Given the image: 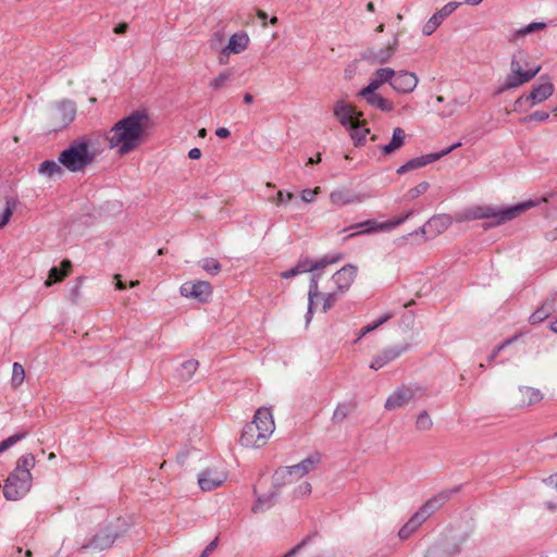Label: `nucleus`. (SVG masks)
I'll return each instance as SVG.
<instances>
[{"label": "nucleus", "mask_w": 557, "mask_h": 557, "mask_svg": "<svg viewBox=\"0 0 557 557\" xmlns=\"http://www.w3.org/2000/svg\"><path fill=\"white\" fill-rule=\"evenodd\" d=\"M417 85L418 77L414 73L408 71L395 72V76L391 81L392 88L400 94L413 91Z\"/></svg>", "instance_id": "a211bd4d"}, {"label": "nucleus", "mask_w": 557, "mask_h": 557, "mask_svg": "<svg viewBox=\"0 0 557 557\" xmlns=\"http://www.w3.org/2000/svg\"><path fill=\"white\" fill-rule=\"evenodd\" d=\"M294 197V194L290 191L278 190L273 197L269 198V200L276 207H281L289 203Z\"/></svg>", "instance_id": "09e8293b"}, {"label": "nucleus", "mask_w": 557, "mask_h": 557, "mask_svg": "<svg viewBox=\"0 0 557 557\" xmlns=\"http://www.w3.org/2000/svg\"><path fill=\"white\" fill-rule=\"evenodd\" d=\"M70 268L71 262L69 260L62 261V269L55 267L51 268L45 285L51 286L52 284L62 281L65 276L69 275Z\"/></svg>", "instance_id": "72a5a7b5"}, {"label": "nucleus", "mask_w": 557, "mask_h": 557, "mask_svg": "<svg viewBox=\"0 0 557 557\" xmlns=\"http://www.w3.org/2000/svg\"><path fill=\"white\" fill-rule=\"evenodd\" d=\"M219 537H215L212 542H210L207 547L201 552L199 557H208L218 546Z\"/></svg>", "instance_id": "680f3d73"}, {"label": "nucleus", "mask_w": 557, "mask_h": 557, "mask_svg": "<svg viewBox=\"0 0 557 557\" xmlns=\"http://www.w3.org/2000/svg\"><path fill=\"white\" fill-rule=\"evenodd\" d=\"M333 115L344 127L348 128L362 116V113L351 103L338 100L334 103Z\"/></svg>", "instance_id": "f8f14e48"}, {"label": "nucleus", "mask_w": 557, "mask_h": 557, "mask_svg": "<svg viewBox=\"0 0 557 557\" xmlns=\"http://www.w3.org/2000/svg\"><path fill=\"white\" fill-rule=\"evenodd\" d=\"M425 557H449V553L441 545H433L428 549Z\"/></svg>", "instance_id": "603ef678"}, {"label": "nucleus", "mask_w": 557, "mask_h": 557, "mask_svg": "<svg viewBox=\"0 0 557 557\" xmlns=\"http://www.w3.org/2000/svg\"><path fill=\"white\" fill-rule=\"evenodd\" d=\"M447 499L448 495L445 494H440L430 498L411 516L407 523L403 525L398 532V536L401 540H407L424 521H426L437 509H440Z\"/></svg>", "instance_id": "423d86ee"}, {"label": "nucleus", "mask_w": 557, "mask_h": 557, "mask_svg": "<svg viewBox=\"0 0 557 557\" xmlns=\"http://www.w3.org/2000/svg\"><path fill=\"white\" fill-rule=\"evenodd\" d=\"M453 223V219L448 214H437L431 218L425 225L421 228L423 233H428L432 236H436L443 232H445L450 224Z\"/></svg>", "instance_id": "393cba45"}, {"label": "nucleus", "mask_w": 557, "mask_h": 557, "mask_svg": "<svg viewBox=\"0 0 557 557\" xmlns=\"http://www.w3.org/2000/svg\"><path fill=\"white\" fill-rule=\"evenodd\" d=\"M296 480H295L289 467H281L274 472L273 486L275 488H280L286 484H292Z\"/></svg>", "instance_id": "f704fd0d"}, {"label": "nucleus", "mask_w": 557, "mask_h": 557, "mask_svg": "<svg viewBox=\"0 0 557 557\" xmlns=\"http://www.w3.org/2000/svg\"><path fill=\"white\" fill-rule=\"evenodd\" d=\"M358 97L364 99L368 106L382 112H392L395 106L392 100L383 97L376 91L368 92V90H359Z\"/></svg>", "instance_id": "412c9836"}, {"label": "nucleus", "mask_w": 557, "mask_h": 557, "mask_svg": "<svg viewBox=\"0 0 557 557\" xmlns=\"http://www.w3.org/2000/svg\"><path fill=\"white\" fill-rule=\"evenodd\" d=\"M188 157L193 160H197L201 157V150L199 148H193L189 150Z\"/></svg>", "instance_id": "338daca9"}, {"label": "nucleus", "mask_w": 557, "mask_h": 557, "mask_svg": "<svg viewBox=\"0 0 557 557\" xmlns=\"http://www.w3.org/2000/svg\"><path fill=\"white\" fill-rule=\"evenodd\" d=\"M252 421L258 424V431L263 434L262 437L269 438L275 430L272 412L267 407L259 408Z\"/></svg>", "instance_id": "aec40b11"}, {"label": "nucleus", "mask_w": 557, "mask_h": 557, "mask_svg": "<svg viewBox=\"0 0 557 557\" xmlns=\"http://www.w3.org/2000/svg\"><path fill=\"white\" fill-rule=\"evenodd\" d=\"M127 28H128V25L126 23H121L114 27V33L122 35V34L126 33Z\"/></svg>", "instance_id": "774afa93"}, {"label": "nucleus", "mask_w": 557, "mask_h": 557, "mask_svg": "<svg viewBox=\"0 0 557 557\" xmlns=\"http://www.w3.org/2000/svg\"><path fill=\"white\" fill-rule=\"evenodd\" d=\"M76 106L71 100H62L49 111L50 127L59 131L67 127L75 119Z\"/></svg>", "instance_id": "1a4fd4ad"}, {"label": "nucleus", "mask_w": 557, "mask_h": 557, "mask_svg": "<svg viewBox=\"0 0 557 557\" xmlns=\"http://www.w3.org/2000/svg\"><path fill=\"white\" fill-rule=\"evenodd\" d=\"M393 317V314L391 313H385L383 314L382 317H380L376 321H374L373 323L371 324H368L366 325L364 327L361 329L360 331V335L359 337L357 338V341H359L361 337H363L364 335H367L368 333L374 331L375 329H377L379 326H381L382 324H384L385 322H387L391 318Z\"/></svg>", "instance_id": "de8ad7c7"}, {"label": "nucleus", "mask_w": 557, "mask_h": 557, "mask_svg": "<svg viewBox=\"0 0 557 557\" xmlns=\"http://www.w3.org/2000/svg\"><path fill=\"white\" fill-rule=\"evenodd\" d=\"M276 496V493H269L265 494L257 499L255 505L252 506L253 512H261L269 508H271L274 504V498Z\"/></svg>", "instance_id": "58836bf2"}, {"label": "nucleus", "mask_w": 557, "mask_h": 557, "mask_svg": "<svg viewBox=\"0 0 557 557\" xmlns=\"http://www.w3.org/2000/svg\"><path fill=\"white\" fill-rule=\"evenodd\" d=\"M557 310V293L549 294L541 307L530 317L532 324L541 323Z\"/></svg>", "instance_id": "b1692460"}, {"label": "nucleus", "mask_w": 557, "mask_h": 557, "mask_svg": "<svg viewBox=\"0 0 557 557\" xmlns=\"http://www.w3.org/2000/svg\"><path fill=\"white\" fill-rule=\"evenodd\" d=\"M282 277L284 278H290V277H294L296 275H298V272L296 270V267H293L292 269L287 270V271H284L282 272Z\"/></svg>", "instance_id": "69168bd1"}, {"label": "nucleus", "mask_w": 557, "mask_h": 557, "mask_svg": "<svg viewBox=\"0 0 557 557\" xmlns=\"http://www.w3.org/2000/svg\"><path fill=\"white\" fill-rule=\"evenodd\" d=\"M226 480V472L222 468H207L198 475V484L202 491H212Z\"/></svg>", "instance_id": "2eb2a0df"}, {"label": "nucleus", "mask_w": 557, "mask_h": 557, "mask_svg": "<svg viewBox=\"0 0 557 557\" xmlns=\"http://www.w3.org/2000/svg\"><path fill=\"white\" fill-rule=\"evenodd\" d=\"M554 85L550 82H546L544 84L533 86L531 92L528 96H520L515 103L518 106L525 100L530 102V107H534L535 104L542 103L543 101L548 99L554 94Z\"/></svg>", "instance_id": "f3484780"}, {"label": "nucleus", "mask_w": 557, "mask_h": 557, "mask_svg": "<svg viewBox=\"0 0 557 557\" xmlns=\"http://www.w3.org/2000/svg\"><path fill=\"white\" fill-rule=\"evenodd\" d=\"M447 499L448 495L445 494H440L430 498L411 516L407 523L403 525L398 532V536L401 540H407L424 521H426L437 509H440Z\"/></svg>", "instance_id": "39448f33"}, {"label": "nucleus", "mask_w": 557, "mask_h": 557, "mask_svg": "<svg viewBox=\"0 0 557 557\" xmlns=\"http://www.w3.org/2000/svg\"><path fill=\"white\" fill-rule=\"evenodd\" d=\"M35 467V456L25 454L16 462L13 472L8 476L3 486V495L8 500H17L25 496L30 487L33 476L30 470Z\"/></svg>", "instance_id": "f03ea898"}, {"label": "nucleus", "mask_w": 557, "mask_h": 557, "mask_svg": "<svg viewBox=\"0 0 557 557\" xmlns=\"http://www.w3.org/2000/svg\"><path fill=\"white\" fill-rule=\"evenodd\" d=\"M61 165L59 161L46 160L39 164L38 172L47 177L61 175L63 173Z\"/></svg>", "instance_id": "e433bc0d"}, {"label": "nucleus", "mask_w": 557, "mask_h": 557, "mask_svg": "<svg viewBox=\"0 0 557 557\" xmlns=\"http://www.w3.org/2000/svg\"><path fill=\"white\" fill-rule=\"evenodd\" d=\"M249 44V37L246 33H236L231 36L228 44L221 51L220 63H223V57L228 55L230 53H240L243 52Z\"/></svg>", "instance_id": "bb28decb"}, {"label": "nucleus", "mask_w": 557, "mask_h": 557, "mask_svg": "<svg viewBox=\"0 0 557 557\" xmlns=\"http://www.w3.org/2000/svg\"><path fill=\"white\" fill-rule=\"evenodd\" d=\"M321 191L320 187H315L313 189H304L301 193H300V198L302 201L305 202H312L314 200V197Z\"/></svg>", "instance_id": "5fc2aeb1"}, {"label": "nucleus", "mask_w": 557, "mask_h": 557, "mask_svg": "<svg viewBox=\"0 0 557 557\" xmlns=\"http://www.w3.org/2000/svg\"><path fill=\"white\" fill-rule=\"evenodd\" d=\"M150 128V117L145 110H136L122 117L106 133L104 140L110 149L121 156L128 154L145 143Z\"/></svg>", "instance_id": "f257e3e1"}, {"label": "nucleus", "mask_w": 557, "mask_h": 557, "mask_svg": "<svg viewBox=\"0 0 557 557\" xmlns=\"http://www.w3.org/2000/svg\"><path fill=\"white\" fill-rule=\"evenodd\" d=\"M398 47V38L395 36L392 44L386 46L385 48H380L376 51L371 52V58L374 62L377 63H386L394 55Z\"/></svg>", "instance_id": "473e14b6"}, {"label": "nucleus", "mask_w": 557, "mask_h": 557, "mask_svg": "<svg viewBox=\"0 0 557 557\" xmlns=\"http://www.w3.org/2000/svg\"><path fill=\"white\" fill-rule=\"evenodd\" d=\"M119 536L120 533L115 529L108 527L98 531L87 544H84L81 547V549L91 548L99 552L108 549L113 545Z\"/></svg>", "instance_id": "ddd939ff"}, {"label": "nucleus", "mask_w": 557, "mask_h": 557, "mask_svg": "<svg viewBox=\"0 0 557 557\" xmlns=\"http://www.w3.org/2000/svg\"><path fill=\"white\" fill-rule=\"evenodd\" d=\"M546 24L545 23H531L529 25H527L522 30L521 33L523 35L525 34H530V33H533V32H536V30H540V29H543L545 28Z\"/></svg>", "instance_id": "052dcab7"}, {"label": "nucleus", "mask_w": 557, "mask_h": 557, "mask_svg": "<svg viewBox=\"0 0 557 557\" xmlns=\"http://www.w3.org/2000/svg\"><path fill=\"white\" fill-rule=\"evenodd\" d=\"M305 544H306V540H304L300 544H298L295 547H293L289 552H287L285 555H283V557H293V556H295Z\"/></svg>", "instance_id": "e2e57ef3"}, {"label": "nucleus", "mask_w": 557, "mask_h": 557, "mask_svg": "<svg viewBox=\"0 0 557 557\" xmlns=\"http://www.w3.org/2000/svg\"><path fill=\"white\" fill-rule=\"evenodd\" d=\"M198 366L199 363L195 359L184 361L178 369V376L184 381L190 380L197 371Z\"/></svg>", "instance_id": "4c0bfd02"}, {"label": "nucleus", "mask_w": 557, "mask_h": 557, "mask_svg": "<svg viewBox=\"0 0 557 557\" xmlns=\"http://www.w3.org/2000/svg\"><path fill=\"white\" fill-rule=\"evenodd\" d=\"M343 259L342 253L326 255L318 261H312V265L314 267V271L324 269L330 264H334Z\"/></svg>", "instance_id": "c03bdc74"}, {"label": "nucleus", "mask_w": 557, "mask_h": 557, "mask_svg": "<svg viewBox=\"0 0 557 557\" xmlns=\"http://www.w3.org/2000/svg\"><path fill=\"white\" fill-rule=\"evenodd\" d=\"M181 294L186 298L207 302L212 294V287L206 281L186 282L181 286Z\"/></svg>", "instance_id": "4468645a"}, {"label": "nucleus", "mask_w": 557, "mask_h": 557, "mask_svg": "<svg viewBox=\"0 0 557 557\" xmlns=\"http://www.w3.org/2000/svg\"><path fill=\"white\" fill-rule=\"evenodd\" d=\"M409 348L410 345L407 343L384 348L381 352L372 358L370 368L374 371H377L399 358L403 354L407 352Z\"/></svg>", "instance_id": "9b49d317"}, {"label": "nucleus", "mask_w": 557, "mask_h": 557, "mask_svg": "<svg viewBox=\"0 0 557 557\" xmlns=\"http://www.w3.org/2000/svg\"><path fill=\"white\" fill-rule=\"evenodd\" d=\"M232 77L233 73L230 70L223 71L210 82L209 86L214 90H219L231 82Z\"/></svg>", "instance_id": "a19ab883"}, {"label": "nucleus", "mask_w": 557, "mask_h": 557, "mask_svg": "<svg viewBox=\"0 0 557 557\" xmlns=\"http://www.w3.org/2000/svg\"><path fill=\"white\" fill-rule=\"evenodd\" d=\"M453 13V2H448L442 10L433 14V16L424 24L422 33L426 36L432 35L435 29L442 24L445 17Z\"/></svg>", "instance_id": "c85d7f7f"}, {"label": "nucleus", "mask_w": 557, "mask_h": 557, "mask_svg": "<svg viewBox=\"0 0 557 557\" xmlns=\"http://www.w3.org/2000/svg\"><path fill=\"white\" fill-rule=\"evenodd\" d=\"M311 493V484L308 482L301 483L296 490L295 494L298 497L307 496Z\"/></svg>", "instance_id": "bf43d9fd"}, {"label": "nucleus", "mask_w": 557, "mask_h": 557, "mask_svg": "<svg viewBox=\"0 0 557 557\" xmlns=\"http://www.w3.org/2000/svg\"><path fill=\"white\" fill-rule=\"evenodd\" d=\"M357 271L358 269L356 265L346 264L332 276L338 293H345L350 288L356 278Z\"/></svg>", "instance_id": "6ab92c4d"}, {"label": "nucleus", "mask_w": 557, "mask_h": 557, "mask_svg": "<svg viewBox=\"0 0 557 557\" xmlns=\"http://www.w3.org/2000/svg\"><path fill=\"white\" fill-rule=\"evenodd\" d=\"M25 380V370L24 367L18 363L14 362L12 367V377H11V385L13 388L18 387L22 385V383Z\"/></svg>", "instance_id": "79ce46f5"}, {"label": "nucleus", "mask_w": 557, "mask_h": 557, "mask_svg": "<svg viewBox=\"0 0 557 557\" xmlns=\"http://www.w3.org/2000/svg\"><path fill=\"white\" fill-rule=\"evenodd\" d=\"M520 399L519 407H530L543 399V394L540 389L530 386H519L518 388Z\"/></svg>", "instance_id": "c756f323"}, {"label": "nucleus", "mask_w": 557, "mask_h": 557, "mask_svg": "<svg viewBox=\"0 0 557 557\" xmlns=\"http://www.w3.org/2000/svg\"><path fill=\"white\" fill-rule=\"evenodd\" d=\"M549 117V113L545 111H535L529 116L524 117L523 121H537V122H544Z\"/></svg>", "instance_id": "4d7b16f0"}, {"label": "nucleus", "mask_w": 557, "mask_h": 557, "mask_svg": "<svg viewBox=\"0 0 557 557\" xmlns=\"http://www.w3.org/2000/svg\"><path fill=\"white\" fill-rule=\"evenodd\" d=\"M425 395V389L418 384H404L396 387L386 398L384 408L387 411L399 409L411 401L421 399Z\"/></svg>", "instance_id": "0eeeda50"}, {"label": "nucleus", "mask_w": 557, "mask_h": 557, "mask_svg": "<svg viewBox=\"0 0 557 557\" xmlns=\"http://www.w3.org/2000/svg\"><path fill=\"white\" fill-rule=\"evenodd\" d=\"M406 139L405 131L400 127H396L393 131V136L387 145L381 146V151L384 154H391L404 146Z\"/></svg>", "instance_id": "2f4dec72"}, {"label": "nucleus", "mask_w": 557, "mask_h": 557, "mask_svg": "<svg viewBox=\"0 0 557 557\" xmlns=\"http://www.w3.org/2000/svg\"><path fill=\"white\" fill-rule=\"evenodd\" d=\"M535 206V202L530 200L518 203L516 206L506 208H494V207H476L465 215H455V221L470 220V219H495L494 225H499L507 221L513 220L519 216L522 212Z\"/></svg>", "instance_id": "20e7f679"}, {"label": "nucleus", "mask_w": 557, "mask_h": 557, "mask_svg": "<svg viewBox=\"0 0 557 557\" xmlns=\"http://www.w3.org/2000/svg\"><path fill=\"white\" fill-rule=\"evenodd\" d=\"M350 132V137L354 140L356 146H360L364 143L367 135L369 134V128L364 127L361 124L360 119H358L352 126L348 127Z\"/></svg>", "instance_id": "c9c22d12"}, {"label": "nucleus", "mask_w": 557, "mask_h": 557, "mask_svg": "<svg viewBox=\"0 0 557 557\" xmlns=\"http://www.w3.org/2000/svg\"><path fill=\"white\" fill-rule=\"evenodd\" d=\"M199 263L210 275H216L221 271V263L214 258H205Z\"/></svg>", "instance_id": "49530a36"}, {"label": "nucleus", "mask_w": 557, "mask_h": 557, "mask_svg": "<svg viewBox=\"0 0 557 557\" xmlns=\"http://www.w3.org/2000/svg\"><path fill=\"white\" fill-rule=\"evenodd\" d=\"M321 461V457L318 453H313L299 463L289 466L295 480H299L309 472L313 471L315 466Z\"/></svg>", "instance_id": "cd10ccee"}, {"label": "nucleus", "mask_w": 557, "mask_h": 557, "mask_svg": "<svg viewBox=\"0 0 557 557\" xmlns=\"http://www.w3.org/2000/svg\"><path fill=\"white\" fill-rule=\"evenodd\" d=\"M295 267H296L298 274H302V273L314 271L315 265H312L311 260L302 259V260H299Z\"/></svg>", "instance_id": "864d4df0"}, {"label": "nucleus", "mask_w": 557, "mask_h": 557, "mask_svg": "<svg viewBox=\"0 0 557 557\" xmlns=\"http://www.w3.org/2000/svg\"><path fill=\"white\" fill-rule=\"evenodd\" d=\"M13 209H14V202H12L10 200H8L5 202V206L2 209H0V228L9 222V220L12 215Z\"/></svg>", "instance_id": "3c124183"}, {"label": "nucleus", "mask_w": 557, "mask_h": 557, "mask_svg": "<svg viewBox=\"0 0 557 557\" xmlns=\"http://www.w3.org/2000/svg\"><path fill=\"white\" fill-rule=\"evenodd\" d=\"M540 69L541 67L537 66L535 69L523 71L520 62L516 59H512L510 63V73L507 75L506 81L500 87L499 91L517 88L524 83L530 82L540 72Z\"/></svg>", "instance_id": "9d476101"}, {"label": "nucleus", "mask_w": 557, "mask_h": 557, "mask_svg": "<svg viewBox=\"0 0 557 557\" xmlns=\"http://www.w3.org/2000/svg\"><path fill=\"white\" fill-rule=\"evenodd\" d=\"M412 213H413V211L409 210L408 212H406L401 216H398V218H396V219H394V220H392L389 222H386L385 224L387 225V230L396 227V226L403 224L406 220H408L412 215Z\"/></svg>", "instance_id": "6e6d98bb"}, {"label": "nucleus", "mask_w": 557, "mask_h": 557, "mask_svg": "<svg viewBox=\"0 0 557 557\" xmlns=\"http://www.w3.org/2000/svg\"><path fill=\"white\" fill-rule=\"evenodd\" d=\"M517 339V336H513L511 338H508L506 341H504L503 343H500L497 347H495V349L493 350V352L491 354L490 356V361L495 359L496 356L508 345H510L511 343H513Z\"/></svg>", "instance_id": "13d9d810"}, {"label": "nucleus", "mask_w": 557, "mask_h": 557, "mask_svg": "<svg viewBox=\"0 0 557 557\" xmlns=\"http://www.w3.org/2000/svg\"><path fill=\"white\" fill-rule=\"evenodd\" d=\"M96 158L90 141L86 137L74 139L70 146L59 154L61 163L70 172L84 171Z\"/></svg>", "instance_id": "7ed1b4c3"}, {"label": "nucleus", "mask_w": 557, "mask_h": 557, "mask_svg": "<svg viewBox=\"0 0 557 557\" xmlns=\"http://www.w3.org/2000/svg\"><path fill=\"white\" fill-rule=\"evenodd\" d=\"M414 425L418 431L423 432L432 429L433 421L428 411L423 410L418 414Z\"/></svg>", "instance_id": "37998d69"}, {"label": "nucleus", "mask_w": 557, "mask_h": 557, "mask_svg": "<svg viewBox=\"0 0 557 557\" xmlns=\"http://www.w3.org/2000/svg\"><path fill=\"white\" fill-rule=\"evenodd\" d=\"M27 434L28 432L25 431L22 433L11 435L4 441L0 442V454L14 446L17 442L26 437Z\"/></svg>", "instance_id": "8fccbe9b"}, {"label": "nucleus", "mask_w": 557, "mask_h": 557, "mask_svg": "<svg viewBox=\"0 0 557 557\" xmlns=\"http://www.w3.org/2000/svg\"><path fill=\"white\" fill-rule=\"evenodd\" d=\"M451 151H453V145H450L449 147L445 148L444 150H442L440 152H432V153H428V154H424L421 157L413 158V159L409 160L408 162H406L404 165L399 166L397 169V174H404L408 171L425 166L432 162L437 161L443 156H445Z\"/></svg>", "instance_id": "dca6fc26"}, {"label": "nucleus", "mask_w": 557, "mask_h": 557, "mask_svg": "<svg viewBox=\"0 0 557 557\" xmlns=\"http://www.w3.org/2000/svg\"><path fill=\"white\" fill-rule=\"evenodd\" d=\"M215 135H216L219 138H227V137H230L231 132H230L226 127H219V128H216V131H215Z\"/></svg>", "instance_id": "0e129e2a"}, {"label": "nucleus", "mask_w": 557, "mask_h": 557, "mask_svg": "<svg viewBox=\"0 0 557 557\" xmlns=\"http://www.w3.org/2000/svg\"><path fill=\"white\" fill-rule=\"evenodd\" d=\"M347 230H355V232L347 236V238L360 235V234H371L381 231L387 230V225L385 223H380L373 220L363 221L357 224L349 226Z\"/></svg>", "instance_id": "7c9ffc66"}, {"label": "nucleus", "mask_w": 557, "mask_h": 557, "mask_svg": "<svg viewBox=\"0 0 557 557\" xmlns=\"http://www.w3.org/2000/svg\"><path fill=\"white\" fill-rule=\"evenodd\" d=\"M394 76L395 71L393 69L381 67L373 73L372 77L369 81V84L361 90H368V92L377 91V89L385 83H388L391 85V81Z\"/></svg>", "instance_id": "a878e982"}, {"label": "nucleus", "mask_w": 557, "mask_h": 557, "mask_svg": "<svg viewBox=\"0 0 557 557\" xmlns=\"http://www.w3.org/2000/svg\"><path fill=\"white\" fill-rule=\"evenodd\" d=\"M369 197L367 194H355L349 190L336 189L330 194V201L336 207H345L351 203H360Z\"/></svg>", "instance_id": "4be33fe9"}, {"label": "nucleus", "mask_w": 557, "mask_h": 557, "mask_svg": "<svg viewBox=\"0 0 557 557\" xmlns=\"http://www.w3.org/2000/svg\"><path fill=\"white\" fill-rule=\"evenodd\" d=\"M352 411V406L350 404L344 403L339 404L333 412L332 420L336 423L344 421L348 414Z\"/></svg>", "instance_id": "a18cd8bd"}, {"label": "nucleus", "mask_w": 557, "mask_h": 557, "mask_svg": "<svg viewBox=\"0 0 557 557\" xmlns=\"http://www.w3.org/2000/svg\"><path fill=\"white\" fill-rule=\"evenodd\" d=\"M430 187V184L428 182H421L417 186L408 189L406 194L404 195V199L406 201H412L417 199L419 196L425 194Z\"/></svg>", "instance_id": "ea45409f"}, {"label": "nucleus", "mask_w": 557, "mask_h": 557, "mask_svg": "<svg viewBox=\"0 0 557 557\" xmlns=\"http://www.w3.org/2000/svg\"><path fill=\"white\" fill-rule=\"evenodd\" d=\"M319 274L314 273L310 280L309 290H308V309L306 313V324L308 325L311 322L313 315V307L315 299L322 298V311H329L337 301L338 294L336 292H329L321 294L319 290Z\"/></svg>", "instance_id": "6e6552de"}, {"label": "nucleus", "mask_w": 557, "mask_h": 557, "mask_svg": "<svg viewBox=\"0 0 557 557\" xmlns=\"http://www.w3.org/2000/svg\"><path fill=\"white\" fill-rule=\"evenodd\" d=\"M262 436L263 434L258 431V424L251 421L245 425L240 435V443L246 447H260L264 445L268 440L267 437Z\"/></svg>", "instance_id": "5701e85b"}]
</instances>
